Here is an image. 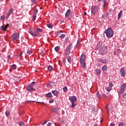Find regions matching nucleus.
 Segmentation results:
<instances>
[{
  "label": "nucleus",
  "instance_id": "obj_1",
  "mask_svg": "<svg viewBox=\"0 0 126 126\" xmlns=\"http://www.w3.org/2000/svg\"><path fill=\"white\" fill-rule=\"evenodd\" d=\"M105 33L108 38H112L114 36V31L111 28H108L105 32Z\"/></svg>",
  "mask_w": 126,
  "mask_h": 126
},
{
  "label": "nucleus",
  "instance_id": "obj_2",
  "mask_svg": "<svg viewBox=\"0 0 126 126\" xmlns=\"http://www.w3.org/2000/svg\"><path fill=\"white\" fill-rule=\"evenodd\" d=\"M42 32H43V30L42 29L39 28H37L35 33H34L32 31H30V33L31 34V35H32L33 37H37L39 33H42Z\"/></svg>",
  "mask_w": 126,
  "mask_h": 126
},
{
  "label": "nucleus",
  "instance_id": "obj_3",
  "mask_svg": "<svg viewBox=\"0 0 126 126\" xmlns=\"http://www.w3.org/2000/svg\"><path fill=\"white\" fill-rule=\"evenodd\" d=\"M11 40L12 41H19V33L15 32L11 36Z\"/></svg>",
  "mask_w": 126,
  "mask_h": 126
},
{
  "label": "nucleus",
  "instance_id": "obj_4",
  "mask_svg": "<svg viewBox=\"0 0 126 126\" xmlns=\"http://www.w3.org/2000/svg\"><path fill=\"white\" fill-rule=\"evenodd\" d=\"M72 48V44L70 43L69 45L66 47L65 51V55L68 56L69 54H70V50Z\"/></svg>",
  "mask_w": 126,
  "mask_h": 126
},
{
  "label": "nucleus",
  "instance_id": "obj_5",
  "mask_svg": "<svg viewBox=\"0 0 126 126\" xmlns=\"http://www.w3.org/2000/svg\"><path fill=\"white\" fill-rule=\"evenodd\" d=\"M107 52V47L105 46H102L99 50V55L103 56L105 54V53Z\"/></svg>",
  "mask_w": 126,
  "mask_h": 126
},
{
  "label": "nucleus",
  "instance_id": "obj_6",
  "mask_svg": "<svg viewBox=\"0 0 126 126\" xmlns=\"http://www.w3.org/2000/svg\"><path fill=\"white\" fill-rule=\"evenodd\" d=\"M126 88V83L122 85L121 86L120 89H121V91H120V93L121 94H124V93H125V90Z\"/></svg>",
  "mask_w": 126,
  "mask_h": 126
},
{
  "label": "nucleus",
  "instance_id": "obj_7",
  "mask_svg": "<svg viewBox=\"0 0 126 126\" xmlns=\"http://www.w3.org/2000/svg\"><path fill=\"white\" fill-rule=\"evenodd\" d=\"M97 11H98V7L97 6H94L92 7V13H93L94 15L96 14Z\"/></svg>",
  "mask_w": 126,
  "mask_h": 126
},
{
  "label": "nucleus",
  "instance_id": "obj_8",
  "mask_svg": "<svg viewBox=\"0 0 126 126\" xmlns=\"http://www.w3.org/2000/svg\"><path fill=\"white\" fill-rule=\"evenodd\" d=\"M69 100H70L71 103H73L77 101V98H76V96H71L70 97H69Z\"/></svg>",
  "mask_w": 126,
  "mask_h": 126
},
{
  "label": "nucleus",
  "instance_id": "obj_9",
  "mask_svg": "<svg viewBox=\"0 0 126 126\" xmlns=\"http://www.w3.org/2000/svg\"><path fill=\"white\" fill-rule=\"evenodd\" d=\"M98 63H108V60L106 59H102L101 58H99L98 59Z\"/></svg>",
  "mask_w": 126,
  "mask_h": 126
},
{
  "label": "nucleus",
  "instance_id": "obj_10",
  "mask_svg": "<svg viewBox=\"0 0 126 126\" xmlns=\"http://www.w3.org/2000/svg\"><path fill=\"white\" fill-rule=\"evenodd\" d=\"M13 14V9H10L9 10L8 13L6 14V17L7 18H8L10 16V15H11V14Z\"/></svg>",
  "mask_w": 126,
  "mask_h": 126
},
{
  "label": "nucleus",
  "instance_id": "obj_11",
  "mask_svg": "<svg viewBox=\"0 0 126 126\" xmlns=\"http://www.w3.org/2000/svg\"><path fill=\"white\" fill-rule=\"evenodd\" d=\"M8 26H9V24H7L5 26H1L0 27V30H1L2 31H5L6 29H7Z\"/></svg>",
  "mask_w": 126,
  "mask_h": 126
},
{
  "label": "nucleus",
  "instance_id": "obj_12",
  "mask_svg": "<svg viewBox=\"0 0 126 126\" xmlns=\"http://www.w3.org/2000/svg\"><path fill=\"white\" fill-rule=\"evenodd\" d=\"M85 59H86V56L84 54H82L80 57V62H85Z\"/></svg>",
  "mask_w": 126,
  "mask_h": 126
},
{
  "label": "nucleus",
  "instance_id": "obj_13",
  "mask_svg": "<svg viewBox=\"0 0 126 126\" xmlns=\"http://www.w3.org/2000/svg\"><path fill=\"white\" fill-rule=\"evenodd\" d=\"M121 75L122 77H124V76H126V71H125V69L124 67H123L121 70H120Z\"/></svg>",
  "mask_w": 126,
  "mask_h": 126
},
{
  "label": "nucleus",
  "instance_id": "obj_14",
  "mask_svg": "<svg viewBox=\"0 0 126 126\" xmlns=\"http://www.w3.org/2000/svg\"><path fill=\"white\" fill-rule=\"evenodd\" d=\"M27 90L28 91H34V89L33 88V85H31L30 86H28V88H27Z\"/></svg>",
  "mask_w": 126,
  "mask_h": 126
},
{
  "label": "nucleus",
  "instance_id": "obj_15",
  "mask_svg": "<svg viewBox=\"0 0 126 126\" xmlns=\"http://www.w3.org/2000/svg\"><path fill=\"white\" fill-rule=\"evenodd\" d=\"M51 111L52 112H53V113H56V114H58V111H59V108L55 107L54 108H53Z\"/></svg>",
  "mask_w": 126,
  "mask_h": 126
},
{
  "label": "nucleus",
  "instance_id": "obj_16",
  "mask_svg": "<svg viewBox=\"0 0 126 126\" xmlns=\"http://www.w3.org/2000/svg\"><path fill=\"white\" fill-rule=\"evenodd\" d=\"M52 93L55 96H58L59 95V92L56 90L52 91Z\"/></svg>",
  "mask_w": 126,
  "mask_h": 126
},
{
  "label": "nucleus",
  "instance_id": "obj_17",
  "mask_svg": "<svg viewBox=\"0 0 126 126\" xmlns=\"http://www.w3.org/2000/svg\"><path fill=\"white\" fill-rule=\"evenodd\" d=\"M123 16V10L120 11L118 14V19H121V17Z\"/></svg>",
  "mask_w": 126,
  "mask_h": 126
},
{
  "label": "nucleus",
  "instance_id": "obj_18",
  "mask_svg": "<svg viewBox=\"0 0 126 126\" xmlns=\"http://www.w3.org/2000/svg\"><path fill=\"white\" fill-rule=\"evenodd\" d=\"M102 0L104 2L103 5H104V7H105V6H106V5H107V0H98V1L99 2L102 1Z\"/></svg>",
  "mask_w": 126,
  "mask_h": 126
},
{
  "label": "nucleus",
  "instance_id": "obj_19",
  "mask_svg": "<svg viewBox=\"0 0 126 126\" xmlns=\"http://www.w3.org/2000/svg\"><path fill=\"white\" fill-rule=\"evenodd\" d=\"M70 14V10L68 9L66 12V14L65 15V17H67V16H69Z\"/></svg>",
  "mask_w": 126,
  "mask_h": 126
},
{
  "label": "nucleus",
  "instance_id": "obj_20",
  "mask_svg": "<svg viewBox=\"0 0 126 126\" xmlns=\"http://www.w3.org/2000/svg\"><path fill=\"white\" fill-rule=\"evenodd\" d=\"M80 63L82 67H85V66H86V63L85 62H80Z\"/></svg>",
  "mask_w": 126,
  "mask_h": 126
},
{
  "label": "nucleus",
  "instance_id": "obj_21",
  "mask_svg": "<svg viewBox=\"0 0 126 126\" xmlns=\"http://www.w3.org/2000/svg\"><path fill=\"white\" fill-rule=\"evenodd\" d=\"M67 62H68V63H71L72 59H71V57H70V56H68V57H67Z\"/></svg>",
  "mask_w": 126,
  "mask_h": 126
},
{
  "label": "nucleus",
  "instance_id": "obj_22",
  "mask_svg": "<svg viewBox=\"0 0 126 126\" xmlns=\"http://www.w3.org/2000/svg\"><path fill=\"white\" fill-rule=\"evenodd\" d=\"M46 96L47 97H48V98H52V97H53V95L51 93H49L48 94H47Z\"/></svg>",
  "mask_w": 126,
  "mask_h": 126
},
{
  "label": "nucleus",
  "instance_id": "obj_23",
  "mask_svg": "<svg viewBox=\"0 0 126 126\" xmlns=\"http://www.w3.org/2000/svg\"><path fill=\"white\" fill-rule=\"evenodd\" d=\"M102 70H103V71H106V70H107V66H103L102 68Z\"/></svg>",
  "mask_w": 126,
  "mask_h": 126
},
{
  "label": "nucleus",
  "instance_id": "obj_24",
  "mask_svg": "<svg viewBox=\"0 0 126 126\" xmlns=\"http://www.w3.org/2000/svg\"><path fill=\"white\" fill-rule=\"evenodd\" d=\"M48 70L49 71H52V70H53V67L51 65L48 66Z\"/></svg>",
  "mask_w": 126,
  "mask_h": 126
},
{
  "label": "nucleus",
  "instance_id": "obj_25",
  "mask_svg": "<svg viewBox=\"0 0 126 126\" xmlns=\"http://www.w3.org/2000/svg\"><path fill=\"white\" fill-rule=\"evenodd\" d=\"M95 71L96 72V74L98 75V74H100V73H101V70H100L99 69H96L95 70Z\"/></svg>",
  "mask_w": 126,
  "mask_h": 126
},
{
  "label": "nucleus",
  "instance_id": "obj_26",
  "mask_svg": "<svg viewBox=\"0 0 126 126\" xmlns=\"http://www.w3.org/2000/svg\"><path fill=\"white\" fill-rule=\"evenodd\" d=\"M71 108H75V106H76V104L75 102H71Z\"/></svg>",
  "mask_w": 126,
  "mask_h": 126
},
{
  "label": "nucleus",
  "instance_id": "obj_27",
  "mask_svg": "<svg viewBox=\"0 0 126 126\" xmlns=\"http://www.w3.org/2000/svg\"><path fill=\"white\" fill-rule=\"evenodd\" d=\"M106 90L107 91H108V92H110V91H111V90H112V88H111L110 87H108L106 88Z\"/></svg>",
  "mask_w": 126,
  "mask_h": 126
},
{
  "label": "nucleus",
  "instance_id": "obj_28",
  "mask_svg": "<svg viewBox=\"0 0 126 126\" xmlns=\"http://www.w3.org/2000/svg\"><path fill=\"white\" fill-rule=\"evenodd\" d=\"M55 51H56V52H59L60 51V47L59 46H57L55 48Z\"/></svg>",
  "mask_w": 126,
  "mask_h": 126
},
{
  "label": "nucleus",
  "instance_id": "obj_29",
  "mask_svg": "<svg viewBox=\"0 0 126 126\" xmlns=\"http://www.w3.org/2000/svg\"><path fill=\"white\" fill-rule=\"evenodd\" d=\"M79 45H80V41L78 40L77 46L76 47V49H78V47L79 46Z\"/></svg>",
  "mask_w": 126,
  "mask_h": 126
},
{
  "label": "nucleus",
  "instance_id": "obj_30",
  "mask_svg": "<svg viewBox=\"0 0 126 126\" xmlns=\"http://www.w3.org/2000/svg\"><path fill=\"white\" fill-rule=\"evenodd\" d=\"M108 106H109V104H108V105L106 106V111L107 112L108 115H109V107H108Z\"/></svg>",
  "mask_w": 126,
  "mask_h": 126
},
{
  "label": "nucleus",
  "instance_id": "obj_31",
  "mask_svg": "<svg viewBox=\"0 0 126 126\" xmlns=\"http://www.w3.org/2000/svg\"><path fill=\"white\" fill-rule=\"evenodd\" d=\"M12 67H13V69H14V70H15V69H16V68H17V66H16V64H13L12 65Z\"/></svg>",
  "mask_w": 126,
  "mask_h": 126
},
{
  "label": "nucleus",
  "instance_id": "obj_32",
  "mask_svg": "<svg viewBox=\"0 0 126 126\" xmlns=\"http://www.w3.org/2000/svg\"><path fill=\"white\" fill-rule=\"evenodd\" d=\"M96 96H97V98H98V99H100L101 98V97L100 96V93H99V92H97Z\"/></svg>",
  "mask_w": 126,
  "mask_h": 126
},
{
  "label": "nucleus",
  "instance_id": "obj_33",
  "mask_svg": "<svg viewBox=\"0 0 126 126\" xmlns=\"http://www.w3.org/2000/svg\"><path fill=\"white\" fill-rule=\"evenodd\" d=\"M63 91L64 92H67V87H64L63 88Z\"/></svg>",
  "mask_w": 126,
  "mask_h": 126
},
{
  "label": "nucleus",
  "instance_id": "obj_34",
  "mask_svg": "<svg viewBox=\"0 0 126 126\" xmlns=\"http://www.w3.org/2000/svg\"><path fill=\"white\" fill-rule=\"evenodd\" d=\"M47 26L48 27V28H50V29L53 28V25L52 24H48Z\"/></svg>",
  "mask_w": 126,
  "mask_h": 126
},
{
  "label": "nucleus",
  "instance_id": "obj_35",
  "mask_svg": "<svg viewBox=\"0 0 126 126\" xmlns=\"http://www.w3.org/2000/svg\"><path fill=\"white\" fill-rule=\"evenodd\" d=\"M60 37L62 39H63L65 37V35L64 34H62L60 35Z\"/></svg>",
  "mask_w": 126,
  "mask_h": 126
},
{
  "label": "nucleus",
  "instance_id": "obj_36",
  "mask_svg": "<svg viewBox=\"0 0 126 126\" xmlns=\"http://www.w3.org/2000/svg\"><path fill=\"white\" fill-rule=\"evenodd\" d=\"M19 126H24V123H23V122H19Z\"/></svg>",
  "mask_w": 126,
  "mask_h": 126
},
{
  "label": "nucleus",
  "instance_id": "obj_37",
  "mask_svg": "<svg viewBox=\"0 0 126 126\" xmlns=\"http://www.w3.org/2000/svg\"><path fill=\"white\" fill-rule=\"evenodd\" d=\"M9 112H8V111H6V112H5V115H6V116H7V117L8 116H9Z\"/></svg>",
  "mask_w": 126,
  "mask_h": 126
},
{
  "label": "nucleus",
  "instance_id": "obj_38",
  "mask_svg": "<svg viewBox=\"0 0 126 126\" xmlns=\"http://www.w3.org/2000/svg\"><path fill=\"white\" fill-rule=\"evenodd\" d=\"M36 15H33L32 16V19H33V20H36Z\"/></svg>",
  "mask_w": 126,
  "mask_h": 126
},
{
  "label": "nucleus",
  "instance_id": "obj_39",
  "mask_svg": "<svg viewBox=\"0 0 126 126\" xmlns=\"http://www.w3.org/2000/svg\"><path fill=\"white\" fill-rule=\"evenodd\" d=\"M109 87H110L111 88H112V87H113V86H114V85L112 83H110L109 85Z\"/></svg>",
  "mask_w": 126,
  "mask_h": 126
},
{
  "label": "nucleus",
  "instance_id": "obj_40",
  "mask_svg": "<svg viewBox=\"0 0 126 126\" xmlns=\"http://www.w3.org/2000/svg\"><path fill=\"white\" fill-rule=\"evenodd\" d=\"M122 96L124 98V99H126V93L125 94H123Z\"/></svg>",
  "mask_w": 126,
  "mask_h": 126
},
{
  "label": "nucleus",
  "instance_id": "obj_41",
  "mask_svg": "<svg viewBox=\"0 0 126 126\" xmlns=\"http://www.w3.org/2000/svg\"><path fill=\"white\" fill-rule=\"evenodd\" d=\"M1 20H4V19H5V17H4V16H1Z\"/></svg>",
  "mask_w": 126,
  "mask_h": 126
},
{
  "label": "nucleus",
  "instance_id": "obj_42",
  "mask_svg": "<svg viewBox=\"0 0 126 126\" xmlns=\"http://www.w3.org/2000/svg\"><path fill=\"white\" fill-rule=\"evenodd\" d=\"M119 126H124V123L121 122V123L119 124Z\"/></svg>",
  "mask_w": 126,
  "mask_h": 126
},
{
  "label": "nucleus",
  "instance_id": "obj_43",
  "mask_svg": "<svg viewBox=\"0 0 126 126\" xmlns=\"http://www.w3.org/2000/svg\"><path fill=\"white\" fill-rule=\"evenodd\" d=\"M34 12L35 14H38V10H35L34 11Z\"/></svg>",
  "mask_w": 126,
  "mask_h": 126
},
{
  "label": "nucleus",
  "instance_id": "obj_44",
  "mask_svg": "<svg viewBox=\"0 0 126 126\" xmlns=\"http://www.w3.org/2000/svg\"><path fill=\"white\" fill-rule=\"evenodd\" d=\"M32 53V51H27V54H29V55H30Z\"/></svg>",
  "mask_w": 126,
  "mask_h": 126
},
{
  "label": "nucleus",
  "instance_id": "obj_45",
  "mask_svg": "<svg viewBox=\"0 0 126 126\" xmlns=\"http://www.w3.org/2000/svg\"><path fill=\"white\" fill-rule=\"evenodd\" d=\"M35 101H28L27 103H34Z\"/></svg>",
  "mask_w": 126,
  "mask_h": 126
},
{
  "label": "nucleus",
  "instance_id": "obj_46",
  "mask_svg": "<svg viewBox=\"0 0 126 126\" xmlns=\"http://www.w3.org/2000/svg\"><path fill=\"white\" fill-rule=\"evenodd\" d=\"M47 121H45V122H44V123H42L41 124V125H42V126H44V125H46V124H47Z\"/></svg>",
  "mask_w": 126,
  "mask_h": 126
},
{
  "label": "nucleus",
  "instance_id": "obj_47",
  "mask_svg": "<svg viewBox=\"0 0 126 126\" xmlns=\"http://www.w3.org/2000/svg\"><path fill=\"white\" fill-rule=\"evenodd\" d=\"M32 0V2L34 3L35 4L37 3V0Z\"/></svg>",
  "mask_w": 126,
  "mask_h": 126
},
{
  "label": "nucleus",
  "instance_id": "obj_48",
  "mask_svg": "<svg viewBox=\"0 0 126 126\" xmlns=\"http://www.w3.org/2000/svg\"><path fill=\"white\" fill-rule=\"evenodd\" d=\"M49 103H54V100H53V99L50 100H49Z\"/></svg>",
  "mask_w": 126,
  "mask_h": 126
},
{
  "label": "nucleus",
  "instance_id": "obj_49",
  "mask_svg": "<svg viewBox=\"0 0 126 126\" xmlns=\"http://www.w3.org/2000/svg\"><path fill=\"white\" fill-rule=\"evenodd\" d=\"M65 62H66V60H65V59H64L63 60V64H65Z\"/></svg>",
  "mask_w": 126,
  "mask_h": 126
},
{
  "label": "nucleus",
  "instance_id": "obj_50",
  "mask_svg": "<svg viewBox=\"0 0 126 126\" xmlns=\"http://www.w3.org/2000/svg\"><path fill=\"white\" fill-rule=\"evenodd\" d=\"M47 126H52V123H48Z\"/></svg>",
  "mask_w": 126,
  "mask_h": 126
},
{
  "label": "nucleus",
  "instance_id": "obj_51",
  "mask_svg": "<svg viewBox=\"0 0 126 126\" xmlns=\"http://www.w3.org/2000/svg\"><path fill=\"white\" fill-rule=\"evenodd\" d=\"M102 95L103 96H104L105 98H108V96H107V95H106L105 94H103Z\"/></svg>",
  "mask_w": 126,
  "mask_h": 126
},
{
  "label": "nucleus",
  "instance_id": "obj_52",
  "mask_svg": "<svg viewBox=\"0 0 126 126\" xmlns=\"http://www.w3.org/2000/svg\"><path fill=\"white\" fill-rule=\"evenodd\" d=\"M109 126H115V124L114 123H111Z\"/></svg>",
  "mask_w": 126,
  "mask_h": 126
},
{
  "label": "nucleus",
  "instance_id": "obj_53",
  "mask_svg": "<svg viewBox=\"0 0 126 126\" xmlns=\"http://www.w3.org/2000/svg\"><path fill=\"white\" fill-rule=\"evenodd\" d=\"M22 55H23V52H22L21 53V54L20 55V58H21V57H22Z\"/></svg>",
  "mask_w": 126,
  "mask_h": 126
},
{
  "label": "nucleus",
  "instance_id": "obj_54",
  "mask_svg": "<svg viewBox=\"0 0 126 126\" xmlns=\"http://www.w3.org/2000/svg\"><path fill=\"white\" fill-rule=\"evenodd\" d=\"M39 103V104H42V105H44V102H37L36 103Z\"/></svg>",
  "mask_w": 126,
  "mask_h": 126
},
{
  "label": "nucleus",
  "instance_id": "obj_55",
  "mask_svg": "<svg viewBox=\"0 0 126 126\" xmlns=\"http://www.w3.org/2000/svg\"><path fill=\"white\" fill-rule=\"evenodd\" d=\"M109 13L107 12L106 13V17H108V16H109Z\"/></svg>",
  "mask_w": 126,
  "mask_h": 126
},
{
  "label": "nucleus",
  "instance_id": "obj_56",
  "mask_svg": "<svg viewBox=\"0 0 126 126\" xmlns=\"http://www.w3.org/2000/svg\"><path fill=\"white\" fill-rule=\"evenodd\" d=\"M84 15H87V13H86V12H84Z\"/></svg>",
  "mask_w": 126,
  "mask_h": 126
},
{
  "label": "nucleus",
  "instance_id": "obj_57",
  "mask_svg": "<svg viewBox=\"0 0 126 126\" xmlns=\"http://www.w3.org/2000/svg\"><path fill=\"white\" fill-rule=\"evenodd\" d=\"M10 58H11L10 55H8V59H9V60H10Z\"/></svg>",
  "mask_w": 126,
  "mask_h": 126
},
{
  "label": "nucleus",
  "instance_id": "obj_58",
  "mask_svg": "<svg viewBox=\"0 0 126 126\" xmlns=\"http://www.w3.org/2000/svg\"><path fill=\"white\" fill-rule=\"evenodd\" d=\"M32 85H35V83H36V82H32Z\"/></svg>",
  "mask_w": 126,
  "mask_h": 126
},
{
  "label": "nucleus",
  "instance_id": "obj_59",
  "mask_svg": "<svg viewBox=\"0 0 126 126\" xmlns=\"http://www.w3.org/2000/svg\"><path fill=\"white\" fill-rule=\"evenodd\" d=\"M105 17V15H102V18H104Z\"/></svg>",
  "mask_w": 126,
  "mask_h": 126
},
{
  "label": "nucleus",
  "instance_id": "obj_60",
  "mask_svg": "<svg viewBox=\"0 0 126 126\" xmlns=\"http://www.w3.org/2000/svg\"><path fill=\"white\" fill-rule=\"evenodd\" d=\"M114 55H116V51L114 52Z\"/></svg>",
  "mask_w": 126,
  "mask_h": 126
},
{
  "label": "nucleus",
  "instance_id": "obj_61",
  "mask_svg": "<svg viewBox=\"0 0 126 126\" xmlns=\"http://www.w3.org/2000/svg\"><path fill=\"white\" fill-rule=\"evenodd\" d=\"M1 1H3L4 0H0Z\"/></svg>",
  "mask_w": 126,
  "mask_h": 126
},
{
  "label": "nucleus",
  "instance_id": "obj_62",
  "mask_svg": "<svg viewBox=\"0 0 126 126\" xmlns=\"http://www.w3.org/2000/svg\"><path fill=\"white\" fill-rule=\"evenodd\" d=\"M99 44H102V43L101 42H99Z\"/></svg>",
  "mask_w": 126,
  "mask_h": 126
},
{
  "label": "nucleus",
  "instance_id": "obj_63",
  "mask_svg": "<svg viewBox=\"0 0 126 126\" xmlns=\"http://www.w3.org/2000/svg\"><path fill=\"white\" fill-rule=\"evenodd\" d=\"M47 0H45V1H47Z\"/></svg>",
  "mask_w": 126,
  "mask_h": 126
},
{
  "label": "nucleus",
  "instance_id": "obj_64",
  "mask_svg": "<svg viewBox=\"0 0 126 126\" xmlns=\"http://www.w3.org/2000/svg\"><path fill=\"white\" fill-rule=\"evenodd\" d=\"M97 46H99V44H97Z\"/></svg>",
  "mask_w": 126,
  "mask_h": 126
}]
</instances>
